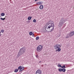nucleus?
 I'll use <instances>...</instances> for the list:
<instances>
[{
	"mask_svg": "<svg viewBox=\"0 0 74 74\" xmlns=\"http://www.w3.org/2000/svg\"><path fill=\"white\" fill-rule=\"evenodd\" d=\"M29 34L30 36H32L33 34V32H29Z\"/></svg>",
	"mask_w": 74,
	"mask_h": 74,
	"instance_id": "obj_17",
	"label": "nucleus"
},
{
	"mask_svg": "<svg viewBox=\"0 0 74 74\" xmlns=\"http://www.w3.org/2000/svg\"><path fill=\"white\" fill-rule=\"evenodd\" d=\"M59 71L60 72H61V71H62V69L61 68L59 69Z\"/></svg>",
	"mask_w": 74,
	"mask_h": 74,
	"instance_id": "obj_18",
	"label": "nucleus"
},
{
	"mask_svg": "<svg viewBox=\"0 0 74 74\" xmlns=\"http://www.w3.org/2000/svg\"><path fill=\"white\" fill-rule=\"evenodd\" d=\"M35 74H42V72L41 70H38L36 72Z\"/></svg>",
	"mask_w": 74,
	"mask_h": 74,
	"instance_id": "obj_7",
	"label": "nucleus"
},
{
	"mask_svg": "<svg viewBox=\"0 0 74 74\" xmlns=\"http://www.w3.org/2000/svg\"><path fill=\"white\" fill-rule=\"evenodd\" d=\"M22 71L21 70V69H20V71H20V72H22Z\"/></svg>",
	"mask_w": 74,
	"mask_h": 74,
	"instance_id": "obj_26",
	"label": "nucleus"
},
{
	"mask_svg": "<svg viewBox=\"0 0 74 74\" xmlns=\"http://www.w3.org/2000/svg\"><path fill=\"white\" fill-rule=\"evenodd\" d=\"M33 22H36V20L35 19L33 20Z\"/></svg>",
	"mask_w": 74,
	"mask_h": 74,
	"instance_id": "obj_23",
	"label": "nucleus"
},
{
	"mask_svg": "<svg viewBox=\"0 0 74 74\" xmlns=\"http://www.w3.org/2000/svg\"><path fill=\"white\" fill-rule=\"evenodd\" d=\"M66 69H62V71H63V72H64V73H65L66 71Z\"/></svg>",
	"mask_w": 74,
	"mask_h": 74,
	"instance_id": "obj_11",
	"label": "nucleus"
},
{
	"mask_svg": "<svg viewBox=\"0 0 74 74\" xmlns=\"http://www.w3.org/2000/svg\"><path fill=\"white\" fill-rule=\"evenodd\" d=\"M43 3V2L40 1L36 3V4L37 5H40V4H42Z\"/></svg>",
	"mask_w": 74,
	"mask_h": 74,
	"instance_id": "obj_8",
	"label": "nucleus"
},
{
	"mask_svg": "<svg viewBox=\"0 0 74 74\" xmlns=\"http://www.w3.org/2000/svg\"><path fill=\"white\" fill-rule=\"evenodd\" d=\"M39 63H41V61L39 62Z\"/></svg>",
	"mask_w": 74,
	"mask_h": 74,
	"instance_id": "obj_30",
	"label": "nucleus"
},
{
	"mask_svg": "<svg viewBox=\"0 0 74 74\" xmlns=\"http://www.w3.org/2000/svg\"><path fill=\"white\" fill-rule=\"evenodd\" d=\"M66 22V21L64 20V18H62L61 20H60V25H63V23H64V22Z\"/></svg>",
	"mask_w": 74,
	"mask_h": 74,
	"instance_id": "obj_6",
	"label": "nucleus"
},
{
	"mask_svg": "<svg viewBox=\"0 0 74 74\" xmlns=\"http://www.w3.org/2000/svg\"><path fill=\"white\" fill-rule=\"evenodd\" d=\"M25 68V67H23V68H21V69L22 71H23V70H24V68Z\"/></svg>",
	"mask_w": 74,
	"mask_h": 74,
	"instance_id": "obj_24",
	"label": "nucleus"
},
{
	"mask_svg": "<svg viewBox=\"0 0 74 74\" xmlns=\"http://www.w3.org/2000/svg\"><path fill=\"white\" fill-rule=\"evenodd\" d=\"M38 39H39V36H37L36 38V40H38Z\"/></svg>",
	"mask_w": 74,
	"mask_h": 74,
	"instance_id": "obj_21",
	"label": "nucleus"
},
{
	"mask_svg": "<svg viewBox=\"0 0 74 74\" xmlns=\"http://www.w3.org/2000/svg\"><path fill=\"white\" fill-rule=\"evenodd\" d=\"M1 33H3L4 32V29H2L1 30Z\"/></svg>",
	"mask_w": 74,
	"mask_h": 74,
	"instance_id": "obj_20",
	"label": "nucleus"
},
{
	"mask_svg": "<svg viewBox=\"0 0 74 74\" xmlns=\"http://www.w3.org/2000/svg\"><path fill=\"white\" fill-rule=\"evenodd\" d=\"M18 71V69H16L14 70V72L15 73H17Z\"/></svg>",
	"mask_w": 74,
	"mask_h": 74,
	"instance_id": "obj_13",
	"label": "nucleus"
},
{
	"mask_svg": "<svg viewBox=\"0 0 74 74\" xmlns=\"http://www.w3.org/2000/svg\"><path fill=\"white\" fill-rule=\"evenodd\" d=\"M32 37H34V34H33L32 35Z\"/></svg>",
	"mask_w": 74,
	"mask_h": 74,
	"instance_id": "obj_28",
	"label": "nucleus"
},
{
	"mask_svg": "<svg viewBox=\"0 0 74 74\" xmlns=\"http://www.w3.org/2000/svg\"><path fill=\"white\" fill-rule=\"evenodd\" d=\"M43 49V46L41 45H39L37 47L36 51L38 52H40Z\"/></svg>",
	"mask_w": 74,
	"mask_h": 74,
	"instance_id": "obj_3",
	"label": "nucleus"
},
{
	"mask_svg": "<svg viewBox=\"0 0 74 74\" xmlns=\"http://www.w3.org/2000/svg\"><path fill=\"white\" fill-rule=\"evenodd\" d=\"M0 19L1 20H2V21H4V20H5V17L3 18H0Z\"/></svg>",
	"mask_w": 74,
	"mask_h": 74,
	"instance_id": "obj_14",
	"label": "nucleus"
},
{
	"mask_svg": "<svg viewBox=\"0 0 74 74\" xmlns=\"http://www.w3.org/2000/svg\"><path fill=\"white\" fill-rule=\"evenodd\" d=\"M61 51V49L60 48H58L57 49H56V51H58V52H60Z\"/></svg>",
	"mask_w": 74,
	"mask_h": 74,
	"instance_id": "obj_10",
	"label": "nucleus"
},
{
	"mask_svg": "<svg viewBox=\"0 0 74 74\" xmlns=\"http://www.w3.org/2000/svg\"><path fill=\"white\" fill-rule=\"evenodd\" d=\"M44 8V6L42 5H41L39 6V9L40 10H42V9H43V8Z\"/></svg>",
	"mask_w": 74,
	"mask_h": 74,
	"instance_id": "obj_9",
	"label": "nucleus"
},
{
	"mask_svg": "<svg viewBox=\"0 0 74 74\" xmlns=\"http://www.w3.org/2000/svg\"><path fill=\"white\" fill-rule=\"evenodd\" d=\"M62 45L59 44H56L54 46V49H58V48H61Z\"/></svg>",
	"mask_w": 74,
	"mask_h": 74,
	"instance_id": "obj_5",
	"label": "nucleus"
},
{
	"mask_svg": "<svg viewBox=\"0 0 74 74\" xmlns=\"http://www.w3.org/2000/svg\"><path fill=\"white\" fill-rule=\"evenodd\" d=\"M57 66H58V67H61L62 68V66L58 64L57 65Z\"/></svg>",
	"mask_w": 74,
	"mask_h": 74,
	"instance_id": "obj_15",
	"label": "nucleus"
},
{
	"mask_svg": "<svg viewBox=\"0 0 74 74\" xmlns=\"http://www.w3.org/2000/svg\"><path fill=\"white\" fill-rule=\"evenodd\" d=\"M31 19H32V17H31L30 16L28 17V20H31Z\"/></svg>",
	"mask_w": 74,
	"mask_h": 74,
	"instance_id": "obj_16",
	"label": "nucleus"
},
{
	"mask_svg": "<svg viewBox=\"0 0 74 74\" xmlns=\"http://www.w3.org/2000/svg\"><path fill=\"white\" fill-rule=\"evenodd\" d=\"M1 32H0V36H1Z\"/></svg>",
	"mask_w": 74,
	"mask_h": 74,
	"instance_id": "obj_27",
	"label": "nucleus"
},
{
	"mask_svg": "<svg viewBox=\"0 0 74 74\" xmlns=\"http://www.w3.org/2000/svg\"><path fill=\"white\" fill-rule=\"evenodd\" d=\"M61 68H62V69H63V68H66V66H65V65H64V66H62L61 67Z\"/></svg>",
	"mask_w": 74,
	"mask_h": 74,
	"instance_id": "obj_22",
	"label": "nucleus"
},
{
	"mask_svg": "<svg viewBox=\"0 0 74 74\" xmlns=\"http://www.w3.org/2000/svg\"><path fill=\"white\" fill-rule=\"evenodd\" d=\"M21 68H22V66H19V67H18V69L19 70H21Z\"/></svg>",
	"mask_w": 74,
	"mask_h": 74,
	"instance_id": "obj_19",
	"label": "nucleus"
},
{
	"mask_svg": "<svg viewBox=\"0 0 74 74\" xmlns=\"http://www.w3.org/2000/svg\"><path fill=\"white\" fill-rule=\"evenodd\" d=\"M74 35V31L71 32H70V33H69V34H68L66 37V38H68L69 37V36L70 37H71L72 36H73Z\"/></svg>",
	"mask_w": 74,
	"mask_h": 74,
	"instance_id": "obj_4",
	"label": "nucleus"
},
{
	"mask_svg": "<svg viewBox=\"0 0 74 74\" xmlns=\"http://www.w3.org/2000/svg\"><path fill=\"white\" fill-rule=\"evenodd\" d=\"M54 28V22L51 20H50L47 23L46 27H44V29H43V31L44 33H45V32L50 33L53 31Z\"/></svg>",
	"mask_w": 74,
	"mask_h": 74,
	"instance_id": "obj_1",
	"label": "nucleus"
},
{
	"mask_svg": "<svg viewBox=\"0 0 74 74\" xmlns=\"http://www.w3.org/2000/svg\"><path fill=\"white\" fill-rule=\"evenodd\" d=\"M38 0H35V1H37Z\"/></svg>",
	"mask_w": 74,
	"mask_h": 74,
	"instance_id": "obj_29",
	"label": "nucleus"
},
{
	"mask_svg": "<svg viewBox=\"0 0 74 74\" xmlns=\"http://www.w3.org/2000/svg\"><path fill=\"white\" fill-rule=\"evenodd\" d=\"M1 15L2 16H4V15H5V14L4 13H2L1 14Z\"/></svg>",
	"mask_w": 74,
	"mask_h": 74,
	"instance_id": "obj_12",
	"label": "nucleus"
},
{
	"mask_svg": "<svg viewBox=\"0 0 74 74\" xmlns=\"http://www.w3.org/2000/svg\"><path fill=\"white\" fill-rule=\"evenodd\" d=\"M26 51V48L25 47H22L20 49V51L19 52V55H22V53H24Z\"/></svg>",
	"mask_w": 74,
	"mask_h": 74,
	"instance_id": "obj_2",
	"label": "nucleus"
},
{
	"mask_svg": "<svg viewBox=\"0 0 74 74\" xmlns=\"http://www.w3.org/2000/svg\"><path fill=\"white\" fill-rule=\"evenodd\" d=\"M36 56V58H38V56L37 55Z\"/></svg>",
	"mask_w": 74,
	"mask_h": 74,
	"instance_id": "obj_25",
	"label": "nucleus"
}]
</instances>
